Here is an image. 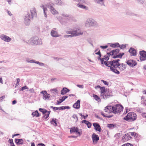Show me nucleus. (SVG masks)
Returning <instances> with one entry per match:
<instances>
[{
  "label": "nucleus",
  "instance_id": "nucleus-1",
  "mask_svg": "<svg viewBox=\"0 0 146 146\" xmlns=\"http://www.w3.org/2000/svg\"><path fill=\"white\" fill-rule=\"evenodd\" d=\"M68 34H72L73 37L82 35L83 34L82 31L78 27H74L73 29H69L66 32Z\"/></svg>",
  "mask_w": 146,
  "mask_h": 146
},
{
  "label": "nucleus",
  "instance_id": "nucleus-2",
  "mask_svg": "<svg viewBox=\"0 0 146 146\" xmlns=\"http://www.w3.org/2000/svg\"><path fill=\"white\" fill-rule=\"evenodd\" d=\"M100 93V98L105 100L112 96L111 91L109 89L106 90L105 88H101Z\"/></svg>",
  "mask_w": 146,
  "mask_h": 146
},
{
  "label": "nucleus",
  "instance_id": "nucleus-3",
  "mask_svg": "<svg viewBox=\"0 0 146 146\" xmlns=\"http://www.w3.org/2000/svg\"><path fill=\"white\" fill-rule=\"evenodd\" d=\"M117 60H113L111 61H105L104 62V64L106 66L110 67V70L117 74H119V72L118 70L117 69H115L114 66L115 63L117 62Z\"/></svg>",
  "mask_w": 146,
  "mask_h": 146
},
{
  "label": "nucleus",
  "instance_id": "nucleus-4",
  "mask_svg": "<svg viewBox=\"0 0 146 146\" xmlns=\"http://www.w3.org/2000/svg\"><path fill=\"white\" fill-rule=\"evenodd\" d=\"M85 26L86 27H97L98 26L97 22L94 19L90 18L88 19L86 21Z\"/></svg>",
  "mask_w": 146,
  "mask_h": 146
},
{
  "label": "nucleus",
  "instance_id": "nucleus-5",
  "mask_svg": "<svg viewBox=\"0 0 146 146\" xmlns=\"http://www.w3.org/2000/svg\"><path fill=\"white\" fill-rule=\"evenodd\" d=\"M28 43L32 44L40 45L42 44L41 40L37 37L31 38L28 41Z\"/></svg>",
  "mask_w": 146,
  "mask_h": 146
},
{
  "label": "nucleus",
  "instance_id": "nucleus-6",
  "mask_svg": "<svg viewBox=\"0 0 146 146\" xmlns=\"http://www.w3.org/2000/svg\"><path fill=\"white\" fill-rule=\"evenodd\" d=\"M136 114L134 112H130L128 113L127 115L124 117V119L128 121H134L136 119Z\"/></svg>",
  "mask_w": 146,
  "mask_h": 146
},
{
  "label": "nucleus",
  "instance_id": "nucleus-7",
  "mask_svg": "<svg viewBox=\"0 0 146 146\" xmlns=\"http://www.w3.org/2000/svg\"><path fill=\"white\" fill-rule=\"evenodd\" d=\"M123 107L121 105L117 104L113 106V113L118 114L122 110Z\"/></svg>",
  "mask_w": 146,
  "mask_h": 146
},
{
  "label": "nucleus",
  "instance_id": "nucleus-8",
  "mask_svg": "<svg viewBox=\"0 0 146 146\" xmlns=\"http://www.w3.org/2000/svg\"><path fill=\"white\" fill-rule=\"evenodd\" d=\"M119 60L117 59V62L115 63V68L117 69L118 68L121 71H122L126 68V65L124 64L123 63L120 64L119 62Z\"/></svg>",
  "mask_w": 146,
  "mask_h": 146
},
{
  "label": "nucleus",
  "instance_id": "nucleus-9",
  "mask_svg": "<svg viewBox=\"0 0 146 146\" xmlns=\"http://www.w3.org/2000/svg\"><path fill=\"white\" fill-rule=\"evenodd\" d=\"M31 17L29 13H28L24 17V23L26 26L29 25L30 23V19Z\"/></svg>",
  "mask_w": 146,
  "mask_h": 146
},
{
  "label": "nucleus",
  "instance_id": "nucleus-10",
  "mask_svg": "<svg viewBox=\"0 0 146 146\" xmlns=\"http://www.w3.org/2000/svg\"><path fill=\"white\" fill-rule=\"evenodd\" d=\"M54 4L53 3H48L46 4V6L50 9V11L52 13L55 15L58 13V12L53 7Z\"/></svg>",
  "mask_w": 146,
  "mask_h": 146
},
{
  "label": "nucleus",
  "instance_id": "nucleus-11",
  "mask_svg": "<svg viewBox=\"0 0 146 146\" xmlns=\"http://www.w3.org/2000/svg\"><path fill=\"white\" fill-rule=\"evenodd\" d=\"M0 38L3 41L6 42H10L11 38L6 35L2 34L0 35Z\"/></svg>",
  "mask_w": 146,
  "mask_h": 146
},
{
  "label": "nucleus",
  "instance_id": "nucleus-12",
  "mask_svg": "<svg viewBox=\"0 0 146 146\" xmlns=\"http://www.w3.org/2000/svg\"><path fill=\"white\" fill-rule=\"evenodd\" d=\"M43 95V99L44 100H49L50 95L47 93V92L45 90H43L41 92H40Z\"/></svg>",
  "mask_w": 146,
  "mask_h": 146
},
{
  "label": "nucleus",
  "instance_id": "nucleus-13",
  "mask_svg": "<svg viewBox=\"0 0 146 146\" xmlns=\"http://www.w3.org/2000/svg\"><path fill=\"white\" fill-rule=\"evenodd\" d=\"M140 55V59L141 61H144L146 60V52L142 50L139 52Z\"/></svg>",
  "mask_w": 146,
  "mask_h": 146
},
{
  "label": "nucleus",
  "instance_id": "nucleus-14",
  "mask_svg": "<svg viewBox=\"0 0 146 146\" xmlns=\"http://www.w3.org/2000/svg\"><path fill=\"white\" fill-rule=\"evenodd\" d=\"M126 63L129 66L132 67L135 66L137 64V62L133 60H127Z\"/></svg>",
  "mask_w": 146,
  "mask_h": 146
},
{
  "label": "nucleus",
  "instance_id": "nucleus-15",
  "mask_svg": "<svg viewBox=\"0 0 146 146\" xmlns=\"http://www.w3.org/2000/svg\"><path fill=\"white\" fill-rule=\"evenodd\" d=\"M93 143L94 144H96L97 143L98 141L99 140V137L98 135L94 133L92 136Z\"/></svg>",
  "mask_w": 146,
  "mask_h": 146
},
{
  "label": "nucleus",
  "instance_id": "nucleus-16",
  "mask_svg": "<svg viewBox=\"0 0 146 146\" xmlns=\"http://www.w3.org/2000/svg\"><path fill=\"white\" fill-rule=\"evenodd\" d=\"M50 108H52L54 111L58 110H63L66 109H68L70 108V107L69 106H62L60 107H56L52 106H50Z\"/></svg>",
  "mask_w": 146,
  "mask_h": 146
},
{
  "label": "nucleus",
  "instance_id": "nucleus-17",
  "mask_svg": "<svg viewBox=\"0 0 146 146\" xmlns=\"http://www.w3.org/2000/svg\"><path fill=\"white\" fill-rule=\"evenodd\" d=\"M113 106H108L106 107L104 109V111L105 112L108 113H110L112 112L113 113Z\"/></svg>",
  "mask_w": 146,
  "mask_h": 146
},
{
  "label": "nucleus",
  "instance_id": "nucleus-18",
  "mask_svg": "<svg viewBox=\"0 0 146 146\" xmlns=\"http://www.w3.org/2000/svg\"><path fill=\"white\" fill-rule=\"evenodd\" d=\"M56 28H54L51 31V35L53 37H58L59 36L58 33V32L56 31Z\"/></svg>",
  "mask_w": 146,
  "mask_h": 146
},
{
  "label": "nucleus",
  "instance_id": "nucleus-19",
  "mask_svg": "<svg viewBox=\"0 0 146 146\" xmlns=\"http://www.w3.org/2000/svg\"><path fill=\"white\" fill-rule=\"evenodd\" d=\"M79 129L77 127H74L70 128V132L71 133L75 132L78 133L79 135H80V132L79 131Z\"/></svg>",
  "mask_w": 146,
  "mask_h": 146
},
{
  "label": "nucleus",
  "instance_id": "nucleus-20",
  "mask_svg": "<svg viewBox=\"0 0 146 146\" xmlns=\"http://www.w3.org/2000/svg\"><path fill=\"white\" fill-rule=\"evenodd\" d=\"M93 125L94 127V129L97 131L100 132L101 130V129L99 124L97 123H93Z\"/></svg>",
  "mask_w": 146,
  "mask_h": 146
},
{
  "label": "nucleus",
  "instance_id": "nucleus-21",
  "mask_svg": "<svg viewBox=\"0 0 146 146\" xmlns=\"http://www.w3.org/2000/svg\"><path fill=\"white\" fill-rule=\"evenodd\" d=\"M36 11V9L35 8H33L31 9L30 10V12L31 14V16L32 18L34 17H36V16L37 15Z\"/></svg>",
  "mask_w": 146,
  "mask_h": 146
},
{
  "label": "nucleus",
  "instance_id": "nucleus-22",
  "mask_svg": "<svg viewBox=\"0 0 146 146\" xmlns=\"http://www.w3.org/2000/svg\"><path fill=\"white\" fill-rule=\"evenodd\" d=\"M129 52L131 54V56H136L137 54L136 50L133 48H130Z\"/></svg>",
  "mask_w": 146,
  "mask_h": 146
},
{
  "label": "nucleus",
  "instance_id": "nucleus-23",
  "mask_svg": "<svg viewBox=\"0 0 146 146\" xmlns=\"http://www.w3.org/2000/svg\"><path fill=\"white\" fill-rule=\"evenodd\" d=\"M80 101L79 100H78L73 105V108L77 109H79L80 108Z\"/></svg>",
  "mask_w": 146,
  "mask_h": 146
},
{
  "label": "nucleus",
  "instance_id": "nucleus-24",
  "mask_svg": "<svg viewBox=\"0 0 146 146\" xmlns=\"http://www.w3.org/2000/svg\"><path fill=\"white\" fill-rule=\"evenodd\" d=\"M131 137L129 133L125 134L123 137V139L124 141H127L131 138Z\"/></svg>",
  "mask_w": 146,
  "mask_h": 146
},
{
  "label": "nucleus",
  "instance_id": "nucleus-25",
  "mask_svg": "<svg viewBox=\"0 0 146 146\" xmlns=\"http://www.w3.org/2000/svg\"><path fill=\"white\" fill-rule=\"evenodd\" d=\"M70 91V90L66 88H64L61 90V94L62 95H64L66 93Z\"/></svg>",
  "mask_w": 146,
  "mask_h": 146
},
{
  "label": "nucleus",
  "instance_id": "nucleus-26",
  "mask_svg": "<svg viewBox=\"0 0 146 146\" xmlns=\"http://www.w3.org/2000/svg\"><path fill=\"white\" fill-rule=\"evenodd\" d=\"M96 2L101 6H105L104 2L105 0H94Z\"/></svg>",
  "mask_w": 146,
  "mask_h": 146
},
{
  "label": "nucleus",
  "instance_id": "nucleus-27",
  "mask_svg": "<svg viewBox=\"0 0 146 146\" xmlns=\"http://www.w3.org/2000/svg\"><path fill=\"white\" fill-rule=\"evenodd\" d=\"M77 6L79 7L82 9H85L86 10H88V7L82 4L81 3H78L77 5Z\"/></svg>",
  "mask_w": 146,
  "mask_h": 146
},
{
  "label": "nucleus",
  "instance_id": "nucleus-28",
  "mask_svg": "<svg viewBox=\"0 0 146 146\" xmlns=\"http://www.w3.org/2000/svg\"><path fill=\"white\" fill-rule=\"evenodd\" d=\"M68 96H63L61 98V99H59V101L57 102V104H59L61 103V102L64 101L66 99L68 98Z\"/></svg>",
  "mask_w": 146,
  "mask_h": 146
},
{
  "label": "nucleus",
  "instance_id": "nucleus-29",
  "mask_svg": "<svg viewBox=\"0 0 146 146\" xmlns=\"http://www.w3.org/2000/svg\"><path fill=\"white\" fill-rule=\"evenodd\" d=\"M40 7L43 10L44 13L45 17H46L47 15L46 14V11H47V9L45 7V6L44 5H42Z\"/></svg>",
  "mask_w": 146,
  "mask_h": 146
},
{
  "label": "nucleus",
  "instance_id": "nucleus-30",
  "mask_svg": "<svg viewBox=\"0 0 146 146\" xmlns=\"http://www.w3.org/2000/svg\"><path fill=\"white\" fill-rule=\"evenodd\" d=\"M74 1L79 3L86 4L87 2V0H72Z\"/></svg>",
  "mask_w": 146,
  "mask_h": 146
},
{
  "label": "nucleus",
  "instance_id": "nucleus-31",
  "mask_svg": "<svg viewBox=\"0 0 146 146\" xmlns=\"http://www.w3.org/2000/svg\"><path fill=\"white\" fill-rule=\"evenodd\" d=\"M32 115L33 117H38L40 116L37 110H36L35 111L33 112L32 113Z\"/></svg>",
  "mask_w": 146,
  "mask_h": 146
},
{
  "label": "nucleus",
  "instance_id": "nucleus-32",
  "mask_svg": "<svg viewBox=\"0 0 146 146\" xmlns=\"http://www.w3.org/2000/svg\"><path fill=\"white\" fill-rule=\"evenodd\" d=\"M26 61L27 62L31 63H35V60L29 58H26Z\"/></svg>",
  "mask_w": 146,
  "mask_h": 146
},
{
  "label": "nucleus",
  "instance_id": "nucleus-33",
  "mask_svg": "<svg viewBox=\"0 0 146 146\" xmlns=\"http://www.w3.org/2000/svg\"><path fill=\"white\" fill-rule=\"evenodd\" d=\"M15 143L18 144H22L23 143V141L22 139H16L15 141Z\"/></svg>",
  "mask_w": 146,
  "mask_h": 146
},
{
  "label": "nucleus",
  "instance_id": "nucleus-34",
  "mask_svg": "<svg viewBox=\"0 0 146 146\" xmlns=\"http://www.w3.org/2000/svg\"><path fill=\"white\" fill-rule=\"evenodd\" d=\"M93 97H94V98L98 102H100V98L97 95L94 94Z\"/></svg>",
  "mask_w": 146,
  "mask_h": 146
},
{
  "label": "nucleus",
  "instance_id": "nucleus-35",
  "mask_svg": "<svg viewBox=\"0 0 146 146\" xmlns=\"http://www.w3.org/2000/svg\"><path fill=\"white\" fill-rule=\"evenodd\" d=\"M50 113V111H48L45 114L44 116L43 117V119H46L49 117Z\"/></svg>",
  "mask_w": 146,
  "mask_h": 146
},
{
  "label": "nucleus",
  "instance_id": "nucleus-36",
  "mask_svg": "<svg viewBox=\"0 0 146 146\" xmlns=\"http://www.w3.org/2000/svg\"><path fill=\"white\" fill-rule=\"evenodd\" d=\"M54 3L58 5H60L62 3V2L61 0H54Z\"/></svg>",
  "mask_w": 146,
  "mask_h": 146
},
{
  "label": "nucleus",
  "instance_id": "nucleus-37",
  "mask_svg": "<svg viewBox=\"0 0 146 146\" xmlns=\"http://www.w3.org/2000/svg\"><path fill=\"white\" fill-rule=\"evenodd\" d=\"M56 119H55V120H54V119H53L52 120L50 121V123L52 124H53L54 125V126H57V122L56 121Z\"/></svg>",
  "mask_w": 146,
  "mask_h": 146
},
{
  "label": "nucleus",
  "instance_id": "nucleus-38",
  "mask_svg": "<svg viewBox=\"0 0 146 146\" xmlns=\"http://www.w3.org/2000/svg\"><path fill=\"white\" fill-rule=\"evenodd\" d=\"M119 45V44L117 43L115 44H110V46L111 47L115 48L116 47H117L118 45Z\"/></svg>",
  "mask_w": 146,
  "mask_h": 146
},
{
  "label": "nucleus",
  "instance_id": "nucleus-39",
  "mask_svg": "<svg viewBox=\"0 0 146 146\" xmlns=\"http://www.w3.org/2000/svg\"><path fill=\"white\" fill-rule=\"evenodd\" d=\"M115 126V125L114 124H110L108 125V127L110 129H112L114 128Z\"/></svg>",
  "mask_w": 146,
  "mask_h": 146
},
{
  "label": "nucleus",
  "instance_id": "nucleus-40",
  "mask_svg": "<svg viewBox=\"0 0 146 146\" xmlns=\"http://www.w3.org/2000/svg\"><path fill=\"white\" fill-rule=\"evenodd\" d=\"M39 110L44 115L46 113H47V112L48 111H47L46 110H44L41 108H39Z\"/></svg>",
  "mask_w": 146,
  "mask_h": 146
},
{
  "label": "nucleus",
  "instance_id": "nucleus-41",
  "mask_svg": "<svg viewBox=\"0 0 146 146\" xmlns=\"http://www.w3.org/2000/svg\"><path fill=\"white\" fill-rule=\"evenodd\" d=\"M35 63L38 64L39 66H44L45 65V64L43 63L40 62L38 61H36L35 62Z\"/></svg>",
  "mask_w": 146,
  "mask_h": 146
},
{
  "label": "nucleus",
  "instance_id": "nucleus-42",
  "mask_svg": "<svg viewBox=\"0 0 146 146\" xmlns=\"http://www.w3.org/2000/svg\"><path fill=\"white\" fill-rule=\"evenodd\" d=\"M126 47V45L124 44H122V45H118L117 47H119L121 49L124 48H125Z\"/></svg>",
  "mask_w": 146,
  "mask_h": 146
},
{
  "label": "nucleus",
  "instance_id": "nucleus-43",
  "mask_svg": "<svg viewBox=\"0 0 146 146\" xmlns=\"http://www.w3.org/2000/svg\"><path fill=\"white\" fill-rule=\"evenodd\" d=\"M72 117L74 118V119H75L76 120V122H77L78 120V116L76 115V114H74L72 116Z\"/></svg>",
  "mask_w": 146,
  "mask_h": 146
},
{
  "label": "nucleus",
  "instance_id": "nucleus-44",
  "mask_svg": "<svg viewBox=\"0 0 146 146\" xmlns=\"http://www.w3.org/2000/svg\"><path fill=\"white\" fill-rule=\"evenodd\" d=\"M101 114L104 117H108V118H110L111 117V116L109 115L108 116L107 115H105L104 114V113H103V112H102L101 113Z\"/></svg>",
  "mask_w": 146,
  "mask_h": 146
},
{
  "label": "nucleus",
  "instance_id": "nucleus-45",
  "mask_svg": "<svg viewBox=\"0 0 146 146\" xmlns=\"http://www.w3.org/2000/svg\"><path fill=\"white\" fill-rule=\"evenodd\" d=\"M121 146H133V145L129 143H127Z\"/></svg>",
  "mask_w": 146,
  "mask_h": 146
},
{
  "label": "nucleus",
  "instance_id": "nucleus-46",
  "mask_svg": "<svg viewBox=\"0 0 146 146\" xmlns=\"http://www.w3.org/2000/svg\"><path fill=\"white\" fill-rule=\"evenodd\" d=\"M62 16L64 17H68L69 18H72V17L71 16H69L68 15L66 14H62Z\"/></svg>",
  "mask_w": 146,
  "mask_h": 146
},
{
  "label": "nucleus",
  "instance_id": "nucleus-47",
  "mask_svg": "<svg viewBox=\"0 0 146 146\" xmlns=\"http://www.w3.org/2000/svg\"><path fill=\"white\" fill-rule=\"evenodd\" d=\"M50 91L53 93L56 92H57V90L56 88L51 89L50 90Z\"/></svg>",
  "mask_w": 146,
  "mask_h": 146
},
{
  "label": "nucleus",
  "instance_id": "nucleus-48",
  "mask_svg": "<svg viewBox=\"0 0 146 146\" xmlns=\"http://www.w3.org/2000/svg\"><path fill=\"white\" fill-rule=\"evenodd\" d=\"M119 50L118 49H116L115 50H113V52H114V54H117L119 53Z\"/></svg>",
  "mask_w": 146,
  "mask_h": 146
},
{
  "label": "nucleus",
  "instance_id": "nucleus-49",
  "mask_svg": "<svg viewBox=\"0 0 146 146\" xmlns=\"http://www.w3.org/2000/svg\"><path fill=\"white\" fill-rule=\"evenodd\" d=\"M28 89V88L27 87V86H24L22 87L21 88V90L23 91L24 90H25L26 89Z\"/></svg>",
  "mask_w": 146,
  "mask_h": 146
},
{
  "label": "nucleus",
  "instance_id": "nucleus-50",
  "mask_svg": "<svg viewBox=\"0 0 146 146\" xmlns=\"http://www.w3.org/2000/svg\"><path fill=\"white\" fill-rule=\"evenodd\" d=\"M101 81L105 85H106L107 86L108 85L109 83L107 82V81L103 80H102Z\"/></svg>",
  "mask_w": 146,
  "mask_h": 146
},
{
  "label": "nucleus",
  "instance_id": "nucleus-51",
  "mask_svg": "<svg viewBox=\"0 0 146 146\" xmlns=\"http://www.w3.org/2000/svg\"><path fill=\"white\" fill-rule=\"evenodd\" d=\"M124 54V53H120L118 55H117L118 58H121L122 56Z\"/></svg>",
  "mask_w": 146,
  "mask_h": 146
},
{
  "label": "nucleus",
  "instance_id": "nucleus-52",
  "mask_svg": "<svg viewBox=\"0 0 146 146\" xmlns=\"http://www.w3.org/2000/svg\"><path fill=\"white\" fill-rule=\"evenodd\" d=\"M137 1L139 3L143 4L145 2V0H137Z\"/></svg>",
  "mask_w": 146,
  "mask_h": 146
},
{
  "label": "nucleus",
  "instance_id": "nucleus-53",
  "mask_svg": "<svg viewBox=\"0 0 146 146\" xmlns=\"http://www.w3.org/2000/svg\"><path fill=\"white\" fill-rule=\"evenodd\" d=\"M86 125H87L88 127L89 128L91 127L92 124L91 123L88 121V123Z\"/></svg>",
  "mask_w": 146,
  "mask_h": 146
},
{
  "label": "nucleus",
  "instance_id": "nucleus-54",
  "mask_svg": "<svg viewBox=\"0 0 146 146\" xmlns=\"http://www.w3.org/2000/svg\"><path fill=\"white\" fill-rule=\"evenodd\" d=\"M107 54H108V55H109V56H110V55H113L114 54V52H113V50L112 51L110 52L109 53H108Z\"/></svg>",
  "mask_w": 146,
  "mask_h": 146
},
{
  "label": "nucleus",
  "instance_id": "nucleus-55",
  "mask_svg": "<svg viewBox=\"0 0 146 146\" xmlns=\"http://www.w3.org/2000/svg\"><path fill=\"white\" fill-rule=\"evenodd\" d=\"M127 14L129 15H131L133 14V13L131 12L130 11H129L127 12Z\"/></svg>",
  "mask_w": 146,
  "mask_h": 146
},
{
  "label": "nucleus",
  "instance_id": "nucleus-56",
  "mask_svg": "<svg viewBox=\"0 0 146 146\" xmlns=\"http://www.w3.org/2000/svg\"><path fill=\"white\" fill-rule=\"evenodd\" d=\"M69 37H72L73 36L72 34H71L70 35H64V38H68Z\"/></svg>",
  "mask_w": 146,
  "mask_h": 146
},
{
  "label": "nucleus",
  "instance_id": "nucleus-57",
  "mask_svg": "<svg viewBox=\"0 0 146 146\" xmlns=\"http://www.w3.org/2000/svg\"><path fill=\"white\" fill-rule=\"evenodd\" d=\"M20 81V79L19 78H17V83L16 84V86H17L19 84V82Z\"/></svg>",
  "mask_w": 146,
  "mask_h": 146
},
{
  "label": "nucleus",
  "instance_id": "nucleus-58",
  "mask_svg": "<svg viewBox=\"0 0 146 146\" xmlns=\"http://www.w3.org/2000/svg\"><path fill=\"white\" fill-rule=\"evenodd\" d=\"M108 46L107 45H106L105 46H100V47L102 48V49H106L108 48Z\"/></svg>",
  "mask_w": 146,
  "mask_h": 146
},
{
  "label": "nucleus",
  "instance_id": "nucleus-59",
  "mask_svg": "<svg viewBox=\"0 0 146 146\" xmlns=\"http://www.w3.org/2000/svg\"><path fill=\"white\" fill-rule=\"evenodd\" d=\"M77 86L79 88H84V86L82 85H78V84L77 85Z\"/></svg>",
  "mask_w": 146,
  "mask_h": 146
},
{
  "label": "nucleus",
  "instance_id": "nucleus-60",
  "mask_svg": "<svg viewBox=\"0 0 146 146\" xmlns=\"http://www.w3.org/2000/svg\"><path fill=\"white\" fill-rule=\"evenodd\" d=\"M5 96H3L0 98V102L2 101L5 98Z\"/></svg>",
  "mask_w": 146,
  "mask_h": 146
},
{
  "label": "nucleus",
  "instance_id": "nucleus-61",
  "mask_svg": "<svg viewBox=\"0 0 146 146\" xmlns=\"http://www.w3.org/2000/svg\"><path fill=\"white\" fill-rule=\"evenodd\" d=\"M6 1L8 2L9 5H11L12 3V0H6Z\"/></svg>",
  "mask_w": 146,
  "mask_h": 146
},
{
  "label": "nucleus",
  "instance_id": "nucleus-62",
  "mask_svg": "<svg viewBox=\"0 0 146 146\" xmlns=\"http://www.w3.org/2000/svg\"><path fill=\"white\" fill-rule=\"evenodd\" d=\"M88 121L86 120H83L82 121V123H84L87 125L88 123Z\"/></svg>",
  "mask_w": 146,
  "mask_h": 146
},
{
  "label": "nucleus",
  "instance_id": "nucleus-63",
  "mask_svg": "<svg viewBox=\"0 0 146 146\" xmlns=\"http://www.w3.org/2000/svg\"><path fill=\"white\" fill-rule=\"evenodd\" d=\"M104 60H108L109 59V58L108 57V56H106V55L104 56Z\"/></svg>",
  "mask_w": 146,
  "mask_h": 146
},
{
  "label": "nucleus",
  "instance_id": "nucleus-64",
  "mask_svg": "<svg viewBox=\"0 0 146 146\" xmlns=\"http://www.w3.org/2000/svg\"><path fill=\"white\" fill-rule=\"evenodd\" d=\"M29 91L31 93H33L34 92V89L33 88H32L31 89H30Z\"/></svg>",
  "mask_w": 146,
  "mask_h": 146
}]
</instances>
